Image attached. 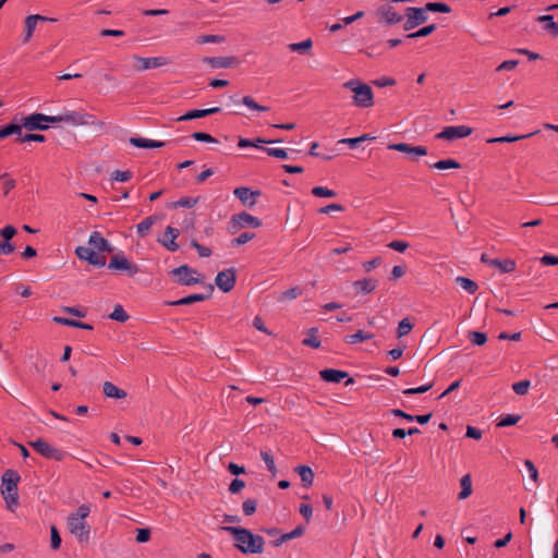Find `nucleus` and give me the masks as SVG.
I'll list each match as a JSON object with an SVG mask.
<instances>
[{"label":"nucleus","mask_w":558,"mask_h":558,"mask_svg":"<svg viewBox=\"0 0 558 558\" xmlns=\"http://www.w3.org/2000/svg\"><path fill=\"white\" fill-rule=\"evenodd\" d=\"M129 142L131 145H133L137 148H144V149L160 148V147L165 146V142L153 141V140H147V138H143V137H131L129 140Z\"/></svg>","instance_id":"nucleus-27"},{"label":"nucleus","mask_w":558,"mask_h":558,"mask_svg":"<svg viewBox=\"0 0 558 558\" xmlns=\"http://www.w3.org/2000/svg\"><path fill=\"white\" fill-rule=\"evenodd\" d=\"M305 529L302 525H298L294 530L289 533L282 534L279 538L272 542V545L276 547L281 546L284 542L291 541L293 538L300 537L304 534Z\"/></svg>","instance_id":"nucleus-33"},{"label":"nucleus","mask_w":558,"mask_h":558,"mask_svg":"<svg viewBox=\"0 0 558 558\" xmlns=\"http://www.w3.org/2000/svg\"><path fill=\"white\" fill-rule=\"evenodd\" d=\"M429 167L437 170L460 169L461 163L458 162L456 159L448 158L430 163Z\"/></svg>","instance_id":"nucleus-41"},{"label":"nucleus","mask_w":558,"mask_h":558,"mask_svg":"<svg viewBox=\"0 0 558 558\" xmlns=\"http://www.w3.org/2000/svg\"><path fill=\"white\" fill-rule=\"evenodd\" d=\"M75 255L81 260H85L92 266L104 267L106 265V257L96 253L93 247L77 246L75 248Z\"/></svg>","instance_id":"nucleus-12"},{"label":"nucleus","mask_w":558,"mask_h":558,"mask_svg":"<svg viewBox=\"0 0 558 558\" xmlns=\"http://www.w3.org/2000/svg\"><path fill=\"white\" fill-rule=\"evenodd\" d=\"M203 62L209 64L213 69H228L239 65L240 61L234 56L227 57H205Z\"/></svg>","instance_id":"nucleus-19"},{"label":"nucleus","mask_w":558,"mask_h":558,"mask_svg":"<svg viewBox=\"0 0 558 558\" xmlns=\"http://www.w3.org/2000/svg\"><path fill=\"white\" fill-rule=\"evenodd\" d=\"M426 5L422 8L408 7L404 11L405 22L403 29L409 32L418 25L425 23L428 19Z\"/></svg>","instance_id":"nucleus-8"},{"label":"nucleus","mask_w":558,"mask_h":558,"mask_svg":"<svg viewBox=\"0 0 558 558\" xmlns=\"http://www.w3.org/2000/svg\"><path fill=\"white\" fill-rule=\"evenodd\" d=\"M302 294V289L299 287L290 288L286 291H283L279 298L280 301L284 300H293L299 298Z\"/></svg>","instance_id":"nucleus-57"},{"label":"nucleus","mask_w":558,"mask_h":558,"mask_svg":"<svg viewBox=\"0 0 558 558\" xmlns=\"http://www.w3.org/2000/svg\"><path fill=\"white\" fill-rule=\"evenodd\" d=\"M537 22L539 23H543L544 24V29L553 35V36H558V22H555L554 21V16L550 15V14H546V15H541L537 17Z\"/></svg>","instance_id":"nucleus-31"},{"label":"nucleus","mask_w":558,"mask_h":558,"mask_svg":"<svg viewBox=\"0 0 558 558\" xmlns=\"http://www.w3.org/2000/svg\"><path fill=\"white\" fill-rule=\"evenodd\" d=\"M90 512V507L87 504H83L77 508L75 513L70 514L69 517L74 518V520H85Z\"/></svg>","instance_id":"nucleus-59"},{"label":"nucleus","mask_w":558,"mask_h":558,"mask_svg":"<svg viewBox=\"0 0 558 558\" xmlns=\"http://www.w3.org/2000/svg\"><path fill=\"white\" fill-rule=\"evenodd\" d=\"M260 226L262 221L257 217H254L246 211H242L231 217L229 222V231L231 233H235L245 227L258 228Z\"/></svg>","instance_id":"nucleus-9"},{"label":"nucleus","mask_w":558,"mask_h":558,"mask_svg":"<svg viewBox=\"0 0 558 558\" xmlns=\"http://www.w3.org/2000/svg\"><path fill=\"white\" fill-rule=\"evenodd\" d=\"M191 246L197 251L199 257H209L213 253L209 247L199 244L195 239L191 240Z\"/></svg>","instance_id":"nucleus-60"},{"label":"nucleus","mask_w":558,"mask_h":558,"mask_svg":"<svg viewBox=\"0 0 558 558\" xmlns=\"http://www.w3.org/2000/svg\"><path fill=\"white\" fill-rule=\"evenodd\" d=\"M192 137L197 142H204V143H217V138L213 137L210 134L205 132H194L192 134Z\"/></svg>","instance_id":"nucleus-62"},{"label":"nucleus","mask_w":558,"mask_h":558,"mask_svg":"<svg viewBox=\"0 0 558 558\" xmlns=\"http://www.w3.org/2000/svg\"><path fill=\"white\" fill-rule=\"evenodd\" d=\"M46 141V136L38 133H25L21 131V135H16L15 142L17 143H26V142H38L44 143Z\"/></svg>","instance_id":"nucleus-43"},{"label":"nucleus","mask_w":558,"mask_h":558,"mask_svg":"<svg viewBox=\"0 0 558 558\" xmlns=\"http://www.w3.org/2000/svg\"><path fill=\"white\" fill-rule=\"evenodd\" d=\"M376 14L380 21H384L389 25L400 23L403 20V16L397 13L395 9L389 4L379 7L376 11Z\"/></svg>","instance_id":"nucleus-21"},{"label":"nucleus","mask_w":558,"mask_h":558,"mask_svg":"<svg viewBox=\"0 0 558 558\" xmlns=\"http://www.w3.org/2000/svg\"><path fill=\"white\" fill-rule=\"evenodd\" d=\"M223 531L232 535L234 546L242 554H262L264 551L265 539L251 530L242 526H223Z\"/></svg>","instance_id":"nucleus-1"},{"label":"nucleus","mask_w":558,"mask_h":558,"mask_svg":"<svg viewBox=\"0 0 558 558\" xmlns=\"http://www.w3.org/2000/svg\"><path fill=\"white\" fill-rule=\"evenodd\" d=\"M343 88L353 93L352 105L359 108H371L374 106V93L372 87L360 80H350L343 83Z\"/></svg>","instance_id":"nucleus-4"},{"label":"nucleus","mask_w":558,"mask_h":558,"mask_svg":"<svg viewBox=\"0 0 558 558\" xmlns=\"http://www.w3.org/2000/svg\"><path fill=\"white\" fill-rule=\"evenodd\" d=\"M539 131H535V132H531L529 134H524V135H505V136H500V137H492V138H488L487 140V143L489 144H494V143H514L517 141H520V140H523V138H529L535 134H537Z\"/></svg>","instance_id":"nucleus-36"},{"label":"nucleus","mask_w":558,"mask_h":558,"mask_svg":"<svg viewBox=\"0 0 558 558\" xmlns=\"http://www.w3.org/2000/svg\"><path fill=\"white\" fill-rule=\"evenodd\" d=\"M353 287L357 294L372 293L377 287V280L372 278H364L353 282Z\"/></svg>","instance_id":"nucleus-26"},{"label":"nucleus","mask_w":558,"mask_h":558,"mask_svg":"<svg viewBox=\"0 0 558 558\" xmlns=\"http://www.w3.org/2000/svg\"><path fill=\"white\" fill-rule=\"evenodd\" d=\"M168 275L180 286H193L204 283V276L189 265H181L171 269Z\"/></svg>","instance_id":"nucleus-5"},{"label":"nucleus","mask_w":558,"mask_h":558,"mask_svg":"<svg viewBox=\"0 0 558 558\" xmlns=\"http://www.w3.org/2000/svg\"><path fill=\"white\" fill-rule=\"evenodd\" d=\"M318 332L317 328H310L307 330V337L302 340V344L305 347H311L313 349H318L322 344L320 340L316 336Z\"/></svg>","instance_id":"nucleus-39"},{"label":"nucleus","mask_w":558,"mask_h":558,"mask_svg":"<svg viewBox=\"0 0 558 558\" xmlns=\"http://www.w3.org/2000/svg\"><path fill=\"white\" fill-rule=\"evenodd\" d=\"M28 445L41 457L54 461H62L68 453L61 449L50 446L47 441L38 438L34 441H28Z\"/></svg>","instance_id":"nucleus-7"},{"label":"nucleus","mask_w":558,"mask_h":558,"mask_svg":"<svg viewBox=\"0 0 558 558\" xmlns=\"http://www.w3.org/2000/svg\"><path fill=\"white\" fill-rule=\"evenodd\" d=\"M38 16L36 15H28L25 21H24V37H23V43L26 44L31 40L33 34H34V31L36 28V25H37V22H38Z\"/></svg>","instance_id":"nucleus-32"},{"label":"nucleus","mask_w":558,"mask_h":558,"mask_svg":"<svg viewBox=\"0 0 558 558\" xmlns=\"http://www.w3.org/2000/svg\"><path fill=\"white\" fill-rule=\"evenodd\" d=\"M102 389H104V395L107 398L123 399V398L126 397V391L125 390L117 387L116 385H113L110 381H105L104 386H102Z\"/></svg>","instance_id":"nucleus-30"},{"label":"nucleus","mask_w":558,"mask_h":558,"mask_svg":"<svg viewBox=\"0 0 558 558\" xmlns=\"http://www.w3.org/2000/svg\"><path fill=\"white\" fill-rule=\"evenodd\" d=\"M454 281L470 294H474L478 289L477 283L474 280L466 277L458 276L454 279Z\"/></svg>","instance_id":"nucleus-38"},{"label":"nucleus","mask_w":558,"mask_h":558,"mask_svg":"<svg viewBox=\"0 0 558 558\" xmlns=\"http://www.w3.org/2000/svg\"><path fill=\"white\" fill-rule=\"evenodd\" d=\"M136 542L137 543H146L150 539L151 532L148 527H142L136 530Z\"/></svg>","instance_id":"nucleus-63"},{"label":"nucleus","mask_w":558,"mask_h":558,"mask_svg":"<svg viewBox=\"0 0 558 558\" xmlns=\"http://www.w3.org/2000/svg\"><path fill=\"white\" fill-rule=\"evenodd\" d=\"M319 376L324 381L336 384L347 379L344 381V386L347 387L355 383L354 378L350 377L348 372L335 368H325L319 372Z\"/></svg>","instance_id":"nucleus-15"},{"label":"nucleus","mask_w":558,"mask_h":558,"mask_svg":"<svg viewBox=\"0 0 558 558\" xmlns=\"http://www.w3.org/2000/svg\"><path fill=\"white\" fill-rule=\"evenodd\" d=\"M269 156L278 159H288V153L283 148H263Z\"/></svg>","instance_id":"nucleus-64"},{"label":"nucleus","mask_w":558,"mask_h":558,"mask_svg":"<svg viewBox=\"0 0 558 558\" xmlns=\"http://www.w3.org/2000/svg\"><path fill=\"white\" fill-rule=\"evenodd\" d=\"M229 100L232 101L234 105L243 104L246 107H248L250 109L255 110V111H268L269 110V107L262 106V105L257 104L251 96H244L241 100L236 99L234 96H229Z\"/></svg>","instance_id":"nucleus-28"},{"label":"nucleus","mask_w":558,"mask_h":558,"mask_svg":"<svg viewBox=\"0 0 558 558\" xmlns=\"http://www.w3.org/2000/svg\"><path fill=\"white\" fill-rule=\"evenodd\" d=\"M388 149L404 153L407 155L426 156L427 148L425 146H412L408 143L389 144Z\"/></svg>","instance_id":"nucleus-24"},{"label":"nucleus","mask_w":558,"mask_h":558,"mask_svg":"<svg viewBox=\"0 0 558 558\" xmlns=\"http://www.w3.org/2000/svg\"><path fill=\"white\" fill-rule=\"evenodd\" d=\"M134 59L141 63V65L137 68L138 71L156 69L170 63V60L165 57L143 58L134 56Z\"/></svg>","instance_id":"nucleus-22"},{"label":"nucleus","mask_w":558,"mask_h":558,"mask_svg":"<svg viewBox=\"0 0 558 558\" xmlns=\"http://www.w3.org/2000/svg\"><path fill=\"white\" fill-rule=\"evenodd\" d=\"M282 142H283L282 138L265 140V138L257 137L255 141H252V140H248V138L240 137L238 146L241 147V148H244V147H259L258 143L275 144V143H282Z\"/></svg>","instance_id":"nucleus-34"},{"label":"nucleus","mask_w":558,"mask_h":558,"mask_svg":"<svg viewBox=\"0 0 558 558\" xmlns=\"http://www.w3.org/2000/svg\"><path fill=\"white\" fill-rule=\"evenodd\" d=\"M234 196L244 205L250 208L256 204V198L262 195L259 190H251L246 186H239L233 191Z\"/></svg>","instance_id":"nucleus-18"},{"label":"nucleus","mask_w":558,"mask_h":558,"mask_svg":"<svg viewBox=\"0 0 558 558\" xmlns=\"http://www.w3.org/2000/svg\"><path fill=\"white\" fill-rule=\"evenodd\" d=\"M50 546L53 550H58L61 546V536L54 525L50 527Z\"/></svg>","instance_id":"nucleus-54"},{"label":"nucleus","mask_w":558,"mask_h":558,"mask_svg":"<svg viewBox=\"0 0 558 558\" xmlns=\"http://www.w3.org/2000/svg\"><path fill=\"white\" fill-rule=\"evenodd\" d=\"M473 129L466 125L446 126L441 132L436 134V138L445 141H453L471 135Z\"/></svg>","instance_id":"nucleus-13"},{"label":"nucleus","mask_w":558,"mask_h":558,"mask_svg":"<svg viewBox=\"0 0 558 558\" xmlns=\"http://www.w3.org/2000/svg\"><path fill=\"white\" fill-rule=\"evenodd\" d=\"M236 282V270L231 267L219 271L215 278V284L225 293L230 292Z\"/></svg>","instance_id":"nucleus-11"},{"label":"nucleus","mask_w":558,"mask_h":558,"mask_svg":"<svg viewBox=\"0 0 558 558\" xmlns=\"http://www.w3.org/2000/svg\"><path fill=\"white\" fill-rule=\"evenodd\" d=\"M1 481V495L7 508L13 511L19 506L17 484L21 481V476L17 471L9 469L2 474Z\"/></svg>","instance_id":"nucleus-3"},{"label":"nucleus","mask_w":558,"mask_h":558,"mask_svg":"<svg viewBox=\"0 0 558 558\" xmlns=\"http://www.w3.org/2000/svg\"><path fill=\"white\" fill-rule=\"evenodd\" d=\"M0 180L2 181L3 194L8 195L11 190H13L16 185V181L12 179L9 173H2L0 175Z\"/></svg>","instance_id":"nucleus-51"},{"label":"nucleus","mask_w":558,"mask_h":558,"mask_svg":"<svg viewBox=\"0 0 558 558\" xmlns=\"http://www.w3.org/2000/svg\"><path fill=\"white\" fill-rule=\"evenodd\" d=\"M158 220H159V217L155 216V215H151V216H148L147 218H145L142 222H140L136 226L137 234L141 238L146 236L149 233L153 225L156 223Z\"/></svg>","instance_id":"nucleus-35"},{"label":"nucleus","mask_w":558,"mask_h":558,"mask_svg":"<svg viewBox=\"0 0 558 558\" xmlns=\"http://www.w3.org/2000/svg\"><path fill=\"white\" fill-rule=\"evenodd\" d=\"M68 527L80 543H87L89 541L90 526L85 520H74V518L69 517Z\"/></svg>","instance_id":"nucleus-14"},{"label":"nucleus","mask_w":558,"mask_h":558,"mask_svg":"<svg viewBox=\"0 0 558 558\" xmlns=\"http://www.w3.org/2000/svg\"><path fill=\"white\" fill-rule=\"evenodd\" d=\"M531 386V381L527 380V379H524V380H521V381H518V383H514L512 385V389L513 391L519 395V396H524L529 391V388Z\"/></svg>","instance_id":"nucleus-56"},{"label":"nucleus","mask_w":558,"mask_h":558,"mask_svg":"<svg viewBox=\"0 0 558 558\" xmlns=\"http://www.w3.org/2000/svg\"><path fill=\"white\" fill-rule=\"evenodd\" d=\"M206 293H194L187 296H184L177 301L167 302L166 304L169 306H180V305H191L195 302H203L211 298L214 292V286L211 283L206 284Z\"/></svg>","instance_id":"nucleus-16"},{"label":"nucleus","mask_w":558,"mask_h":558,"mask_svg":"<svg viewBox=\"0 0 558 558\" xmlns=\"http://www.w3.org/2000/svg\"><path fill=\"white\" fill-rule=\"evenodd\" d=\"M312 47H313V40L311 38H307L300 43H293L288 46V48L291 51H296L301 54L310 53V50L312 49Z\"/></svg>","instance_id":"nucleus-42"},{"label":"nucleus","mask_w":558,"mask_h":558,"mask_svg":"<svg viewBox=\"0 0 558 558\" xmlns=\"http://www.w3.org/2000/svg\"><path fill=\"white\" fill-rule=\"evenodd\" d=\"M88 244L95 250L99 252L112 253L114 251L113 246L106 240L100 232L94 231L90 233L88 238Z\"/></svg>","instance_id":"nucleus-23"},{"label":"nucleus","mask_w":558,"mask_h":558,"mask_svg":"<svg viewBox=\"0 0 558 558\" xmlns=\"http://www.w3.org/2000/svg\"><path fill=\"white\" fill-rule=\"evenodd\" d=\"M199 202V196L197 197H181L179 201L172 203V207H185V208H192Z\"/></svg>","instance_id":"nucleus-47"},{"label":"nucleus","mask_w":558,"mask_h":558,"mask_svg":"<svg viewBox=\"0 0 558 558\" xmlns=\"http://www.w3.org/2000/svg\"><path fill=\"white\" fill-rule=\"evenodd\" d=\"M294 471L300 475L303 486L308 488L313 485L314 482V472L307 465H298Z\"/></svg>","instance_id":"nucleus-29"},{"label":"nucleus","mask_w":558,"mask_h":558,"mask_svg":"<svg viewBox=\"0 0 558 558\" xmlns=\"http://www.w3.org/2000/svg\"><path fill=\"white\" fill-rule=\"evenodd\" d=\"M57 120V123L59 122H66L74 126H96V128H104L105 123L97 120V118L93 114L81 112V111H66L63 114L53 116Z\"/></svg>","instance_id":"nucleus-6"},{"label":"nucleus","mask_w":558,"mask_h":558,"mask_svg":"<svg viewBox=\"0 0 558 558\" xmlns=\"http://www.w3.org/2000/svg\"><path fill=\"white\" fill-rule=\"evenodd\" d=\"M469 340L477 347H482L487 342V335L482 331L470 330L468 332Z\"/></svg>","instance_id":"nucleus-44"},{"label":"nucleus","mask_w":558,"mask_h":558,"mask_svg":"<svg viewBox=\"0 0 558 558\" xmlns=\"http://www.w3.org/2000/svg\"><path fill=\"white\" fill-rule=\"evenodd\" d=\"M257 508V500L248 498L243 501L242 509L245 515H252L255 513Z\"/></svg>","instance_id":"nucleus-61"},{"label":"nucleus","mask_w":558,"mask_h":558,"mask_svg":"<svg viewBox=\"0 0 558 558\" xmlns=\"http://www.w3.org/2000/svg\"><path fill=\"white\" fill-rule=\"evenodd\" d=\"M133 178V172L130 170L120 171L116 170L111 173V180L119 182H126Z\"/></svg>","instance_id":"nucleus-58"},{"label":"nucleus","mask_w":558,"mask_h":558,"mask_svg":"<svg viewBox=\"0 0 558 558\" xmlns=\"http://www.w3.org/2000/svg\"><path fill=\"white\" fill-rule=\"evenodd\" d=\"M58 119L53 116H46L40 112H34L26 117L14 116L11 120V125L17 126L19 131L14 135H21L22 129H26L29 132L33 131H47L49 123L56 124Z\"/></svg>","instance_id":"nucleus-2"},{"label":"nucleus","mask_w":558,"mask_h":558,"mask_svg":"<svg viewBox=\"0 0 558 558\" xmlns=\"http://www.w3.org/2000/svg\"><path fill=\"white\" fill-rule=\"evenodd\" d=\"M109 318L113 319V320H117V322H120V323H125L130 318V316L124 311L122 305L118 304V305L114 306L113 311L109 315Z\"/></svg>","instance_id":"nucleus-45"},{"label":"nucleus","mask_w":558,"mask_h":558,"mask_svg":"<svg viewBox=\"0 0 558 558\" xmlns=\"http://www.w3.org/2000/svg\"><path fill=\"white\" fill-rule=\"evenodd\" d=\"M254 238H255V233L243 232L238 238H234L231 240V245L240 246V245H243V244L247 243L248 241L253 240Z\"/></svg>","instance_id":"nucleus-55"},{"label":"nucleus","mask_w":558,"mask_h":558,"mask_svg":"<svg viewBox=\"0 0 558 558\" xmlns=\"http://www.w3.org/2000/svg\"><path fill=\"white\" fill-rule=\"evenodd\" d=\"M481 260L492 267L498 268L501 272H512L517 267L513 259L500 260L498 258H489L487 254H482Z\"/></svg>","instance_id":"nucleus-20"},{"label":"nucleus","mask_w":558,"mask_h":558,"mask_svg":"<svg viewBox=\"0 0 558 558\" xmlns=\"http://www.w3.org/2000/svg\"><path fill=\"white\" fill-rule=\"evenodd\" d=\"M461 492L459 493L458 499H466L472 494V480L470 474H465L460 480Z\"/></svg>","instance_id":"nucleus-37"},{"label":"nucleus","mask_w":558,"mask_h":558,"mask_svg":"<svg viewBox=\"0 0 558 558\" xmlns=\"http://www.w3.org/2000/svg\"><path fill=\"white\" fill-rule=\"evenodd\" d=\"M179 235V229L168 226L163 234L159 236L157 241L169 252H177L179 250V244L175 242V240Z\"/></svg>","instance_id":"nucleus-17"},{"label":"nucleus","mask_w":558,"mask_h":558,"mask_svg":"<svg viewBox=\"0 0 558 558\" xmlns=\"http://www.w3.org/2000/svg\"><path fill=\"white\" fill-rule=\"evenodd\" d=\"M521 420V416L518 414H508L500 418L497 426L498 427H508L515 425Z\"/></svg>","instance_id":"nucleus-53"},{"label":"nucleus","mask_w":558,"mask_h":558,"mask_svg":"<svg viewBox=\"0 0 558 558\" xmlns=\"http://www.w3.org/2000/svg\"><path fill=\"white\" fill-rule=\"evenodd\" d=\"M373 138L374 137H372L369 134H363L359 137L342 138L339 141V143L347 144L351 148H355L360 143L368 141V140H373Z\"/></svg>","instance_id":"nucleus-48"},{"label":"nucleus","mask_w":558,"mask_h":558,"mask_svg":"<svg viewBox=\"0 0 558 558\" xmlns=\"http://www.w3.org/2000/svg\"><path fill=\"white\" fill-rule=\"evenodd\" d=\"M426 10L428 12H440V13H450L451 8L445 2H427Z\"/></svg>","instance_id":"nucleus-46"},{"label":"nucleus","mask_w":558,"mask_h":558,"mask_svg":"<svg viewBox=\"0 0 558 558\" xmlns=\"http://www.w3.org/2000/svg\"><path fill=\"white\" fill-rule=\"evenodd\" d=\"M260 457L265 462L268 471L275 476L277 474V468L275 465V460L272 454L269 451H260Z\"/></svg>","instance_id":"nucleus-50"},{"label":"nucleus","mask_w":558,"mask_h":558,"mask_svg":"<svg viewBox=\"0 0 558 558\" xmlns=\"http://www.w3.org/2000/svg\"><path fill=\"white\" fill-rule=\"evenodd\" d=\"M108 268L109 269H113V270H123V271H126V274L130 276V277H133L135 276L138 271H140V268L136 264L134 263H131L125 256L124 254L121 252V253H118L116 255H113L111 258H110V262L108 264Z\"/></svg>","instance_id":"nucleus-10"},{"label":"nucleus","mask_w":558,"mask_h":558,"mask_svg":"<svg viewBox=\"0 0 558 558\" xmlns=\"http://www.w3.org/2000/svg\"><path fill=\"white\" fill-rule=\"evenodd\" d=\"M221 111L220 107H213L208 109H193L177 118V121H190L194 119L205 118L210 114H215Z\"/></svg>","instance_id":"nucleus-25"},{"label":"nucleus","mask_w":558,"mask_h":558,"mask_svg":"<svg viewBox=\"0 0 558 558\" xmlns=\"http://www.w3.org/2000/svg\"><path fill=\"white\" fill-rule=\"evenodd\" d=\"M312 194L316 197H336L337 192L324 186H315L312 189Z\"/></svg>","instance_id":"nucleus-52"},{"label":"nucleus","mask_w":558,"mask_h":558,"mask_svg":"<svg viewBox=\"0 0 558 558\" xmlns=\"http://www.w3.org/2000/svg\"><path fill=\"white\" fill-rule=\"evenodd\" d=\"M374 338V333L365 332L363 330H357L355 333L348 335L344 338V341L349 344H355L365 340H369Z\"/></svg>","instance_id":"nucleus-40"},{"label":"nucleus","mask_w":558,"mask_h":558,"mask_svg":"<svg viewBox=\"0 0 558 558\" xmlns=\"http://www.w3.org/2000/svg\"><path fill=\"white\" fill-rule=\"evenodd\" d=\"M413 329V324L410 322L409 318H403L399 322L398 328H397V336L398 338H402L407 336L411 330Z\"/></svg>","instance_id":"nucleus-49"}]
</instances>
